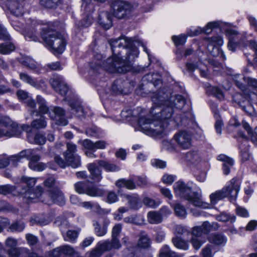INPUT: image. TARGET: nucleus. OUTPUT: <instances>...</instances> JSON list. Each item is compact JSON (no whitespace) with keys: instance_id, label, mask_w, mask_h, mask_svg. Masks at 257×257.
I'll return each instance as SVG.
<instances>
[{"instance_id":"obj_1","label":"nucleus","mask_w":257,"mask_h":257,"mask_svg":"<svg viewBox=\"0 0 257 257\" xmlns=\"http://www.w3.org/2000/svg\"><path fill=\"white\" fill-rule=\"evenodd\" d=\"M112 55L108 58L101 65V61L92 63L90 67L93 73H100L103 70L110 73H124L130 71L139 56V50L135 43L140 44L144 51L150 59V55L145 45L135 38L119 37L109 41Z\"/></svg>"},{"instance_id":"obj_2","label":"nucleus","mask_w":257,"mask_h":257,"mask_svg":"<svg viewBox=\"0 0 257 257\" xmlns=\"http://www.w3.org/2000/svg\"><path fill=\"white\" fill-rule=\"evenodd\" d=\"M23 35L26 40L40 41V36L46 45L56 54H61L65 50L66 42L62 35L51 28L49 25H43L40 21L30 20Z\"/></svg>"},{"instance_id":"obj_3","label":"nucleus","mask_w":257,"mask_h":257,"mask_svg":"<svg viewBox=\"0 0 257 257\" xmlns=\"http://www.w3.org/2000/svg\"><path fill=\"white\" fill-rule=\"evenodd\" d=\"M151 96L153 105L152 106L150 111V115H153L155 118L165 121L170 122H173L176 125H186V119L180 115L173 118V114L174 111L173 107L170 105L161 108V106L163 105H169L167 98L168 95L162 90L158 92H153Z\"/></svg>"},{"instance_id":"obj_4","label":"nucleus","mask_w":257,"mask_h":257,"mask_svg":"<svg viewBox=\"0 0 257 257\" xmlns=\"http://www.w3.org/2000/svg\"><path fill=\"white\" fill-rule=\"evenodd\" d=\"M138 111H141L138 117V123L141 130L145 134L153 136L163 137L169 132L168 122L163 121L154 116H146L141 108H137Z\"/></svg>"},{"instance_id":"obj_5","label":"nucleus","mask_w":257,"mask_h":257,"mask_svg":"<svg viewBox=\"0 0 257 257\" xmlns=\"http://www.w3.org/2000/svg\"><path fill=\"white\" fill-rule=\"evenodd\" d=\"M175 195L187 200L194 206L202 208H209L208 203L203 202L200 192H192V188L182 181H178L174 185Z\"/></svg>"},{"instance_id":"obj_6","label":"nucleus","mask_w":257,"mask_h":257,"mask_svg":"<svg viewBox=\"0 0 257 257\" xmlns=\"http://www.w3.org/2000/svg\"><path fill=\"white\" fill-rule=\"evenodd\" d=\"M240 184L241 180L239 178L234 177L232 179L226 187L210 194V199L211 204H216L219 200L227 197L230 202L235 201L240 190Z\"/></svg>"},{"instance_id":"obj_7","label":"nucleus","mask_w":257,"mask_h":257,"mask_svg":"<svg viewBox=\"0 0 257 257\" xmlns=\"http://www.w3.org/2000/svg\"><path fill=\"white\" fill-rule=\"evenodd\" d=\"M20 157V160L23 158H27L29 161V168L37 171H43L46 167V165L43 163H39L41 156L36 154L34 149H26L21 151L18 154Z\"/></svg>"},{"instance_id":"obj_8","label":"nucleus","mask_w":257,"mask_h":257,"mask_svg":"<svg viewBox=\"0 0 257 257\" xmlns=\"http://www.w3.org/2000/svg\"><path fill=\"white\" fill-rule=\"evenodd\" d=\"M219 226L216 222L210 223L206 221L202 225L194 226L191 229L192 237H199L203 234H208L210 232L215 231L218 229Z\"/></svg>"},{"instance_id":"obj_9","label":"nucleus","mask_w":257,"mask_h":257,"mask_svg":"<svg viewBox=\"0 0 257 257\" xmlns=\"http://www.w3.org/2000/svg\"><path fill=\"white\" fill-rule=\"evenodd\" d=\"M111 8L113 15L119 19L124 18L130 13L131 10V6L129 4L120 1L113 2Z\"/></svg>"},{"instance_id":"obj_10","label":"nucleus","mask_w":257,"mask_h":257,"mask_svg":"<svg viewBox=\"0 0 257 257\" xmlns=\"http://www.w3.org/2000/svg\"><path fill=\"white\" fill-rule=\"evenodd\" d=\"M32 128L28 125H19L16 123H14L7 130H1L0 128V138L4 137H19L21 135L23 131L28 133L31 131Z\"/></svg>"},{"instance_id":"obj_11","label":"nucleus","mask_w":257,"mask_h":257,"mask_svg":"<svg viewBox=\"0 0 257 257\" xmlns=\"http://www.w3.org/2000/svg\"><path fill=\"white\" fill-rule=\"evenodd\" d=\"M44 197H48L49 199L42 200L45 204L51 205L57 203L59 205H63L65 203L64 196L62 192L58 189H53L47 193H44Z\"/></svg>"},{"instance_id":"obj_12","label":"nucleus","mask_w":257,"mask_h":257,"mask_svg":"<svg viewBox=\"0 0 257 257\" xmlns=\"http://www.w3.org/2000/svg\"><path fill=\"white\" fill-rule=\"evenodd\" d=\"M65 111L59 106H51L49 111V116L53 120H56V123L60 125H66L67 120L65 118Z\"/></svg>"},{"instance_id":"obj_13","label":"nucleus","mask_w":257,"mask_h":257,"mask_svg":"<svg viewBox=\"0 0 257 257\" xmlns=\"http://www.w3.org/2000/svg\"><path fill=\"white\" fill-rule=\"evenodd\" d=\"M173 138L178 146L183 149H189L192 145L191 135L186 131H180L176 133Z\"/></svg>"},{"instance_id":"obj_14","label":"nucleus","mask_w":257,"mask_h":257,"mask_svg":"<svg viewBox=\"0 0 257 257\" xmlns=\"http://www.w3.org/2000/svg\"><path fill=\"white\" fill-rule=\"evenodd\" d=\"M26 0H8L7 6L11 13L17 17L21 16L24 13Z\"/></svg>"},{"instance_id":"obj_15","label":"nucleus","mask_w":257,"mask_h":257,"mask_svg":"<svg viewBox=\"0 0 257 257\" xmlns=\"http://www.w3.org/2000/svg\"><path fill=\"white\" fill-rule=\"evenodd\" d=\"M50 81L51 86L56 92L62 96H65L69 88L62 77H54L51 78Z\"/></svg>"},{"instance_id":"obj_16","label":"nucleus","mask_w":257,"mask_h":257,"mask_svg":"<svg viewBox=\"0 0 257 257\" xmlns=\"http://www.w3.org/2000/svg\"><path fill=\"white\" fill-rule=\"evenodd\" d=\"M239 149L240 150V156L241 161L243 162L248 160L250 158V154L248 152L249 144L248 141L244 135H240L238 139Z\"/></svg>"},{"instance_id":"obj_17","label":"nucleus","mask_w":257,"mask_h":257,"mask_svg":"<svg viewBox=\"0 0 257 257\" xmlns=\"http://www.w3.org/2000/svg\"><path fill=\"white\" fill-rule=\"evenodd\" d=\"M43 188L41 187H38L35 190L33 189H23V191L20 192V193L24 195L28 203L35 202V199L39 198L42 195ZM44 194H43V195Z\"/></svg>"},{"instance_id":"obj_18","label":"nucleus","mask_w":257,"mask_h":257,"mask_svg":"<svg viewBox=\"0 0 257 257\" xmlns=\"http://www.w3.org/2000/svg\"><path fill=\"white\" fill-rule=\"evenodd\" d=\"M160 76L157 73H149L145 75L142 78V85L143 86L149 85L159 87L162 84Z\"/></svg>"},{"instance_id":"obj_19","label":"nucleus","mask_w":257,"mask_h":257,"mask_svg":"<svg viewBox=\"0 0 257 257\" xmlns=\"http://www.w3.org/2000/svg\"><path fill=\"white\" fill-rule=\"evenodd\" d=\"M78 143L82 147V150L84 152L85 155L91 158H95L96 155L94 154V143L89 139L79 140Z\"/></svg>"},{"instance_id":"obj_20","label":"nucleus","mask_w":257,"mask_h":257,"mask_svg":"<svg viewBox=\"0 0 257 257\" xmlns=\"http://www.w3.org/2000/svg\"><path fill=\"white\" fill-rule=\"evenodd\" d=\"M19 77L20 80L23 82L37 89L40 88L41 87V84L44 83L43 80L38 81L37 79L25 72L20 73Z\"/></svg>"},{"instance_id":"obj_21","label":"nucleus","mask_w":257,"mask_h":257,"mask_svg":"<svg viewBox=\"0 0 257 257\" xmlns=\"http://www.w3.org/2000/svg\"><path fill=\"white\" fill-rule=\"evenodd\" d=\"M37 103L39 105L38 110H32L31 114L32 115H34L36 113V115L38 114H49L50 110V107H48L46 100L40 95H38L36 98Z\"/></svg>"},{"instance_id":"obj_22","label":"nucleus","mask_w":257,"mask_h":257,"mask_svg":"<svg viewBox=\"0 0 257 257\" xmlns=\"http://www.w3.org/2000/svg\"><path fill=\"white\" fill-rule=\"evenodd\" d=\"M167 94V93H166ZM167 95H168L167 94ZM168 104L170 105L172 107H175L176 108L181 109H182L186 102L185 98L181 95H172L167 98Z\"/></svg>"},{"instance_id":"obj_23","label":"nucleus","mask_w":257,"mask_h":257,"mask_svg":"<svg viewBox=\"0 0 257 257\" xmlns=\"http://www.w3.org/2000/svg\"><path fill=\"white\" fill-rule=\"evenodd\" d=\"M125 198L130 209L137 210L142 207V202L138 195L136 194L126 195Z\"/></svg>"},{"instance_id":"obj_24","label":"nucleus","mask_w":257,"mask_h":257,"mask_svg":"<svg viewBox=\"0 0 257 257\" xmlns=\"http://www.w3.org/2000/svg\"><path fill=\"white\" fill-rule=\"evenodd\" d=\"M97 163L88 164L87 168L90 173L91 179L95 182H99L102 178V171L98 166Z\"/></svg>"},{"instance_id":"obj_25","label":"nucleus","mask_w":257,"mask_h":257,"mask_svg":"<svg viewBox=\"0 0 257 257\" xmlns=\"http://www.w3.org/2000/svg\"><path fill=\"white\" fill-rule=\"evenodd\" d=\"M98 22L105 29H109L112 26V16L107 12H102L99 16Z\"/></svg>"},{"instance_id":"obj_26","label":"nucleus","mask_w":257,"mask_h":257,"mask_svg":"<svg viewBox=\"0 0 257 257\" xmlns=\"http://www.w3.org/2000/svg\"><path fill=\"white\" fill-rule=\"evenodd\" d=\"M204 40L208 43L207 47L210 52H212L215 47L218 50V47L221 46L223 43V40L220 36L206 37Z\"/></svg>"},{"instance_id":"obj_27","label":"nucleus","mask_w":257,"mask_h":257,"mask_svg":"<svg viewBox=\"0 0 257 257\" xmlns=\"http://www.w3.org/2000/svg\"><path fill=\"white\" fill-rule=\"evenodd\" d=\"M186 160L190 164L197 165L202 161V157L201 153L198 151H190L186 154Z\"/></svg>"},{"instance_id":"obj_28","label":"nucleus","mask_w":257,"mask_h":257,"mask_svg":"<svg viewBox=\"0 0 257 257\" xmlns=\"http://www.w3.org/2000/svg\"><path fill=\"white\" fill-rule=\"evenodd\" d=\"M217 159L223 162L222 169L224 174L228 175L230 172V168L234 164L233 159L224 155H219Z\"/></svg>"},{"instance_id":"obj_29","label":"nucleus","mask_w":257,"mask_h":257,"mask_svg":"<svg viewBox=\"0 0 257 257\" xmlns=\"http://www.w3.org/2000/svg\"><path fill=\"white\" fill-rule=\"evenodd\" d=\"M208 240L210 243L216 245H224L226 242V237L220 233H212L208 237Z\"/></svg>"},{"instance_id":"obj_30","label":"nucleus","mask_w":257,"mask_h":257,"mask_svg":"<svg viewBox=\"0 0 257 257\" xmlns=\"http://www.w3.org/2000/svg\"><path fill=\"white\" fill-rule=\"evenodd\" d=\"M64 100L68 101L69 105L77 116L80 117L84 115V110L82 106L75 98L71 100L68 99L67 98H65L64 99Z\"/></svg>"},{"instance_id":"obj_31","label":"nucleus","mask_w":257,"mask_h":257,"mask_svg":"<svg viewBox=\"0 0 257 257\" xmlns=\"http://www.w3.org/2000/svg\"><path fill=\"white\" fill-rule=\"evenodd\" d=\"M98 165L103 168L107 172H117L120 170V167L115 164L109 163L104 160H97Z\"/></svg>"},{"instance_id":"obj_32","label":"nucleus","mask_w":257,"mask_h":257,"mask_svg":"<svg viewBox=\"0 0 257 257\" xmlns=\"http://www.w3.org/2000/svg\"><path fill=\"white\" fill-rule=\"evenodd\" d=\"M85 194L91 197H99L104 195L105 191L96 186H91L86 188Z\"/></svg>"},{"instance_id":"obj_33","label":"nucleus","mask_w":257,"mask_h":257,"mask_svg":"<svg viewBox=\"0 0 257 257\" xmlns=\"http://www.w3.org/2000/svg\"><path fill=\"white\" fill-rule=\"evenodd\" d=\"M20 62L30 70H36L38 68L37 62L29 56L21 58L20 60Z\"/></svg>"},{"instance_id":"obj_34","label":"nucleus","mask_w":257,"mask_h":257,"mask_svg":"<svg viewBox=\"0 0 257 257\" xmlns=\"http://www.w3.org/2000/svg\"><path fill=\"white\" fill-rule=\"evenodd\" d=\"M27 138L30 143L36 145H42L46 142V138L43 135L38 134L34 137L30 133V132L28 134Z\"/></svg>"},{"instance_id":"obj_35","label":"nucleus","mask_w":257,"mask_h":257,"mask_svg":"<svg viewBox=\"0 0 257 257\" xmlns=\"http://www.w3.org/2000/svg\"><path fill=\"white\" fill-rule=\"evenodd\" d=\"M20 162V157L18 155L12 156L9 158H5L0 160V168H4L8 166L9 164L13 166H17Z\"/></svg>"},{"instance_id":"obj_36","label":"nucleus","mask_w":257,"mask_h":257,"mask_svg":"<svg viewBox=\"0 0 257 257\" xmlns=\"http://www.w3.org/2000/svg\"><path fill=\"white\" fill-rule=\"evenodd\" d=\"M220 26V23L219 22H211L208 23L205 28L204 29L198 28L196 29L195 34L199 35L202 33H204L206 34H210L213 28L218 27Z\"/></svg>"},{"instance_id":"obj_37","label":"nucleus","mask_w":257,"mask_h":257,"mask_svg":"<svg viewBox=\"0 0 257 257\" xmlns=\"http://www.w3.org/2000/svg\"><path fill=\"white\" fill-rule=\"evenodd\" d=\"M172 241L174 246L179 249L185 250H188L189 248L188 242L179 237H173Z\"/></svg>"},{"instance_id":"obj_38","label":"nucleus","mask_w":257,"mask_h":257,"mask_svg":"<svg viewBox=\"0 0 257 257\" xmlns=\"http://www.w3.org/2000/svg\"><path fill=\"white\" fill-rule=\"evenodd\" d=\"M227 32L228 34L231 36L229 38L228 48L229 50L234 51L237 46V43L236 42V39L233 37V36H236L238 33L236 31L233 30H228Z\"/></svg>"},{"instance_id":"obj_39","label":"nucleus","mask_w":257,"mask_h":257,"mask_svg":"<svg viewBox=\"0 0 257 257\" xmlns=\"http://www.w3.org/2000/svg\"><path fill=\"white\" fill-rule=\"evenodd\" d=\"M25 228V223L22 221H16L12 223L8 228V231L12 232H20Z\"/></svg>"},{"instance_id":"obj_40","label":"nucleus","mask_w":257,"mask_h":257,"mask_svg":"<svg viewBox=\"0 0 257 257\" xmlns=\"http://www.w3.org/2000/svg\"><path fill=\"white\" fill-rule=\"evenodd\" d=\"M147 216L148 221L151 224H158L162 221V217L158 212L150 211Z\"/></svg>"},{"instance_id":"obj_41","label":"nucleus","mask_w":257,"mask_h":257,"mask_svg":"<svg viewBox=\"0 0 257 257\" xmlns=\"http://www.w3.org/2000/svg\"><path fill=\"white\" fill-rule=\"evenodd\" d=\"M94 233L97 236H103L107 232V225L106 224L100 225L98 222L94 223Z\"/></svg>"},{"instance_id":"obj_42","label":"nucleus","mask_w":257,"mask_h":257,"mask_svg":"<svg viewBox=\"0 0 257 257\" xmlns=\"http://www.w3.org/2000/svg\"><path fill=\"white\" fill-rule=\"evenodd\" d=\"M66 151L64 153L65 158H69L72 155H75L77 151V146L72 142H67L66 143Z\"/></svg>"},{"instance_id":"obj_43","label":"nucleus","mask_w":257,"mask_h":257,"mask_svg":"<svg viewBox=\"0 0 257 257\" xmlns=\"http://www.w3.org/2000/svg\"><path fill=\"white\" fill-rule=\"evenodd\" d=\"M123 221L126 223L140 225L143 223V220L141 216L137 215H134L124 217L123 218Z\"/></svg>"},{"instance_id":"obj_44","label":"nucleus","mask_w":257,"mask_h":257,"mask_svg":"<svg viewBox=\"0 0 257 257\" xmlns=\"http://www.w3.org/2000/svg\"><path fill=\"white\" fill-rule=\"evenodd\" d=\"M20 254V251L17 250H7L3 246V244L0 247V257H17Z\"/></svg>"},{"instance_id":"obj_45","label":"nucleus","mask_w":257,"mask_h":257,"mask_svg":"<svg viewBox=\"0 0 257 257\" xmlns=\"http://www.w3.org/2000/svg\"><path fill=\"white\" fill-rule=\"evenodd\" d=\"M66 162L73 168H75L81 165V158L77 154L70 156L69 158H65Z\"/></svg>"},{"instance_id":"obj_46","label":"nucleus","mask_w":257,"mask_h":257,"mask_svg":"<svg viewBox=\"0 0 257 257\" xmlns=\"http://www.w3.org/2000/svg\"><path fill=\"white\" fill-rule=\"evenodd\" d=\"M47 126V122L45 117L43 115H41L39 119H36L33 120L31 123V127L36 129L44 128Z\"/></svg>"},{"instance_id":"obj_47","label":"nucleus","mask_w":257,"mask_h":257,"mask_svg":"<svg viewBox=\"0 0 257 257\" xmlns=\"http://www.w3.org/2000/svg\"><path fill=\"white\" fill-rule=\"evenodd\" d=\"M122 81L121 79H117L113 82L111 86V91L114 94L123 93Z\"/></svg>"},{"instance_id":"obj_48","label":"nucleus","mask_w":257,"mask_h":257,"mask_svg":"<svg viewBox=\"0 0 257 257\" xmlns=\"http://www.w3.org/2000/svg\"><path fill=\"white\" fill-rule=\"evenodd\" d=\"M160 257H177V254L170 249L169 246L165 245L160 249Z\"/></svg>"},{"instance_id":"obj_49","label":"nucleus","mask_w":257,"mask_h":257,"mask_svg":"<svg viewBox=\"0 0 257 257\" xmlns=\"http://www.w3.org/2000/svg\"><path fill=\"white\" fill-rule=\"evenodd\" d=\"M175 213L176 216L181 217H185L187 212L185 207L180 203H176L173 206Z\"/></svg>"},{"instance_id":"obj_50","label":"nucleus","mask_w":257,"mask_h":257,"mask_svg":"<svg viewBox=\"0 0 257 257\" xmlns=\"http://www.w3.org/2000/svg\"><path fill=\"white\" fill-rule=\"evenodd\" d=\"M15 49V46L10 42L3 43L0 45V53L8 54L13 51Z\"/></svg>"},{"instance_id":"obj_51","label":"nucleus","mask_w":257,"mask_h":257,"mask_svg":"<svg viewBox=\"0 0 257 257\" xmlns=\"http://www.w3.org/2000/svg\"><path fill=\"white\" fill-rule=\"evenodd\" d=\"M150 245V240L148 235L142 233L138 241V245L142 248H147Z\"/></svg>"},{"instance_id":"obj_52","label":"nucleus","mask_w":257,"mask_h":257,"mask_svg":"<svg viewBox=\"0 0 257 257\" xmlns=\"http://www.w3.org/2000/svg\"><path fill=\"white\" fill-rule=\"evenodd\" d=\"M61 1V0H40V4L47 8L51 9L60 4Z\"/></svg>"},{"instance_id":"obj_53","label":"nucleus","mask_w":257,"mask_h":257,"mask_svg":"<svg viewBox=\"0 0 257 257\" xmlns=\"http://www.w3.org/2000/svg\"><path fill=\"white\" fill-rule=\"evenodd\" d=\"M18 187L11 185H5L0 186V194L7 195L13 193Z\"/></svg>"},{"instance_id":"obj_54","label":"nucleus","mask_w":257,"mask_h":257,"mask_svg":"<svg viewBox=\"0 0 257 257\" xmlns=\"http://www.w3.org/2000/svg\"><path fill=\"white\" fill-rule=\"evenodd\" d=\"M22 181L24 185L23 186H27V189H32L36 182V179L35 178H29L27 177H22L21 178Z\"/></svg>"},{"instance_id":"obj_55","label":"nucleus","mask_w":257,"mask_h":257,"mask_svg":"<svg viewBox=\"0 0 257 257\" xmlns=\"http://www.w3.org/2000/svg\"><path fill=\"white\" fill-rule=\"evenodd\" d=\"M78 235L77 231L73 230H68L66 235L64 236V239L66 241L73 242L76 239Z\"/></svg>"},{"instance_id":"obj_56","label":"nucleus","mask_w":257,"mask_h":257,"mask_svg":"<svg viewBox=\"0 0 257 257\" xmlns=\"http://www.w3.org/2000/svg\"><path fill=\"white\" fill-rule=\"evenodd\" d=\"M81 205L86 209L94 210H98L100 208L99 205L97 203L91 201L83 202L81 203Z\"/></svg>"},{"instance_id":"obj_57","label":"nucleus","mask_w":257,"mask_h":257,"mask_svg":"<svg viewBox=\"0 0 257 257\" xmlns=\"http://www.w3.org/2000/svg\"><path fill=\"white\" fill-rule=\"evenodd\" d=\"M172 39L176 46L183 45L186 42V37L184 35H181L178 36H173Z\"/></svg>"},{"instance_id":"obj_58","label":"nucleus","mask_w":257,"mask_h":257,"mask_svg":"<svg viewBox=\"0 0 257 257\" xmlns=\"http://www.w3.org/2000/svg\"><path fill=\"white\" fill-rule=\"evenodd\" d=\"M14 123L9 117L2 116L0 114V124L6 128L5 130L10 127Z\"/></svg>"},{"instance_id":"obj_59","label":"nucleus","mask_w":257,"mask_h":257,"mask_svg":"<svg viewBox=\"0 0 257 257\" xmlns=\"http://www.w3.org/2000/svg\"><path fill=\"white\" fill-rule=\"evenodd\" d=\"M212 245L211 244H206L201 250L202 257H213Z\"/></svg>"},{"instance_id":"obj_60","label":"nucleus","mask_w":257,"mask_h":257,"mask_svg":"<svg viewBox=\"0 0 257 257\" xmlns=\"http://www.w3.org/2000/svg\"><path fill=\"white\" fill-rule=\"evenodd\" d=\"M190 242L195 250H198L205 242V240H201L198 237H192L190 239Z\"/></svg>"},{"instance_id":"obj_61","label":"nucleus","mask_w":257,"mask_h":257,"mask_svg":"<svg viewBox=\"0 0 257 257\" xmlns=\"http://www.w3.org/2000/svg\"><path fill=\"white\" fill-rule=\"evenodd\" d=\"M97 246L98 249L101 251L102 253L104 251L111 249L109 240L100 241L97 243Z\"/></svg>"},{"instance_id":"obj_62","label":"nucleus","mask_w":257,"mask_h":257,"mask_svg":"<svg viewBox=\"0 0 257 257\" xmlns=\"http://www.w3.org/2000/svg\"><path fill=\"white\" fill-rule=\"evenodd\" d=\"M118 200V197L117 194L112 191H109L107 193L106 198L105 199V202L112 204L115 202H116Z\"/></svg>"},{"instance_id":"obj_63","label":"nucleus","mask_w":257,"mask_h":257,"mask_svg":"<svg viewBox=\"0 0 257 257\" xmlns=\"http://www.w3.org/2000/svg\"><path fill=\"white\" fill-rule=\"evenodd\" d=\"M31 223L32 225L36 223L41 226H44L47 225L49 223V221L46 219L44 216H37L31 221Z\"/></svg>"},{"instance_id":"obj_64","label":"nucleus","mask_w":257,"mask_h":257,"mask_svg":"<svg viewBox=\"0 0 257 257\" xmlns=\"http://www.w3.org/2000/svg\"><path fill=\"white\" fill-rule=\"evenodd\" d=\"M134 181L135 182L136 187H144L148 184V181L146 177H142L140 176H134Z\"/></svg>"}]
</instances>
